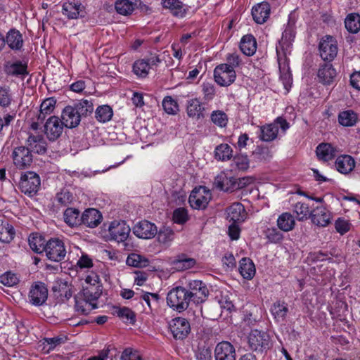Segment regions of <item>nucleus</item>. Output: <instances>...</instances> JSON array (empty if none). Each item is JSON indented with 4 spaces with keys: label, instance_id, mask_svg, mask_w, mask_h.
<instances>
[{
    "label": "nucleus",
    "instance_id": "nucleus-1",
    "mask_svg": "<svg viewBox=\"0 0 360 360\" xmlns=\"http://www.w3.org/2000/svg\"><path fill=\"white\" fill-rule=\"evenodd\" d=\"M191 300L187 288L178 286L172 288L167 295V303L174 310L181 312L186 310Z\"/></svg>",
    "mask_w": 360,
    "mask_h": 360
},
{
    "label": "nucleus",
    "instance_id": "nucleus-2",
    "mask_svg": "<svg viewBox=\"0 0 360 360\" xmlns=\"http://www.w3.org/2000/svg\"><path fill=\"white\" fill-rule=\"evenodd\" d=\"M250 348L258 353L266 352L271 347L269 335L264 331L252 330L248 335Z\"/></svg>",
    "mask_w": 360,
    "mask_h": 360
},
{
    "label": "nucleus",
    "instance_id": "nucleus-3",
    "mask_svg": "<svg viewBox=\"0 0 360 360\" xmlns=\"http://www.w3.org/2000/svg\"><path fill=\"white\" fill-rule=\"evenodd\" d=\"M44 252L49 259L56 262L63 260L67 253L64 242L58 238H51L46 241Z\"/></svg>",
    "mask_w": 360,
    "mask_h": 360
},
{
    "label": "nucleus",
    "instance_id": "nucleus-4",
    "mask_svg": "<svg viewBox=\"0 0 360 360\" xmlns=\"http://www.w3.org/2000/svg\"><path fill=\"white\" fill-rule=\"evenodd\" d=\"M185 288H187L191 302L195 304L205 302L209 295L207 285L200 280L189 281Z\"/></svg>",
    "mask_w": 360,
    "mask_h": 360
},
{
    "label": "nucleus",
    "instance_id": "nucleus-5",
    "mask_svg": "<svg viewBox=\"0 0 360 360\" xmlns=\"http://www.w3.org/2000/svg\"><path fill=\"white\" fill-rule=\"evenodd\" d=\"M40 184V178L37 174L27 172L21 176L19 186L22 193L32 195L37 193Z\"/></svg>",
    "mask_w": 360,
    "mask_h": 360
},
{
    "label": "nucleus",
    "instance_id": "nucleus-6",
    "mask_svg": "<svg viewBox=\"0 0 360 360\" xmlns=\"http://www.w3.org/2000/svg\"><path fill=\"white\" fill-rule=\"evenodd\" d=\"M211 198L212 194L210 190L204 186H200L191 192L188 202L194 209H205L210 201Z\"/></svg>",
    "mask_w": 360,
    "mask_h": 360
},
{
    "label": "nucleus",
    "instance_id": "nucleus-7",
    "mask_svg": "<svg viewBox=\"0 0 360 360\" xmlns=\"http://www.w3.org/2000/svg\"><path fill=\"white\" fill-rule=\"evenodd\" d=\"M319 53L323 60H333L338 53V44L336 39L330 35L323 37L319 45Z\"/></svg>",
    "mask_w": 360,
    "mask_h": 360
},
{
    "label": "nucleus",
    "instance_id": "nucleus-8",
    "mask_svg": "<svg viewBox=\"0 0 360 360\" xmlns=\"http://www.w3.org/2000/svg\"><path fill=\"white\" fill-rule=\"evenodd\" d=\"M295 37V31L293 25H288L283 32L281 39L276 46L277 56L283 54V56L285 57L290 54Z\"/></svg>",
    "mask_w": 360,
    "mask_h": 360
},
{
    "label": "nucleus",
    "instance_id": "nucleus-9",
    "mask_svg": "<svg viewBox=\"0 0 360 360\" xmlns=\"http://www.w3.org/2000/svg\"><path fill=\"white\" fill-rule=\"evenodd\" d=\"M214 78L221 86H228L236 80V73L235 70L230 69L226 65L220 64L214 70Z\"/></svg>",
    "mask_w": 360,
    "mask_h": 360
},
{
    "label": "nucleus",
    "instance_id": "nucleus-10",
    "mask_svg": "<svg viewBox=\"0 0 360 360\" xmlns=\"http://www.w3.org/2000/svg\"><path fill=\"white\" fill-rule=\"evenodd\" d=\"M110 239L117 243H124L128 238L131 229L124 221H113L108 228Z\"/></svg>",
    "mask_w": 360,
    "mask_h": 360
},
{
    "label": "nucleus",
    "instance_id": "nucleus-11",
    "mask_svg": "<svg viewBox=\"0 0 360 360\" xmlns=\"http://www.w3.org/2000/svg\"><path fill=\"white\" fill-rule=\"evenodd\" d=\"M12 158L14 165L20 169H24L30 166L33 157L30 149L25 146L14 148Z\"/></svg>",
    "mask_w": 360,
    "mask_h": 360
},
{
    "label": "nucleus",
    "instance_id": "nucleus-12",
    "mask_svg": "<svg viewBox=\"0 0 360 360\" xmlns=\"http://www.w3.org/2000/svg\"><path fill=\"white\" fill-rule=\"evenodd\" d=\"M169 329L176 340H183L191 332V325L186 319L176 317L170 321Z\"/></svg>",
    "mask_w": 360,
    "mask_h": 360
},
{
    "label": "nucleus",
    "instance_id": "nucleus-13",
    "mask_svg": "<svg viewBox=\"0 0 360 360\" xmlns=\"http://www.w3.org/2000/svg\"><path fill=\"white\" fill-rule=\"evenodd\" d=\"M28 298L34 306H41L48 298V289L42 282L34 283L30 288Z\"/></svg>",
    "mask_w": 360,
    "mask_h": 360
},
{
    "label": "nucleus",
    "instance_id": "nucleus-14",
    "mask_svg": "<svg viewBox=\"0 0 360 360\" xmlns=\"http://www.w3.org/2000/svg\"><path fill=\"white\" fill-rule=\"evenodd\" d=\"M64 125L57 116H51L44 125V132L50 141H55L63 133Z\"/></svg>",
    "mask_w": 360,
    "mask_h": 360
},
{
    "label": "nucleus",
    "instance_id": "nucleus-15",
    "mask_svg": "<svg viewBox=\"0 0 360 360\" xmlns=\"http://www.w3.org/2000/svg\"><path fill=\"white\" fill-rule=\"evenodd\" d=\"M311 222L319 227L327 226L331 221V213L325 207L321 205L314 207L310 213Z\"/></svg>",
    "mask_w": 360,
    "mask_h": 360
},
{
    "label": "nucleus",
    "instance_id": "nucleus-16",
    "mask_svg": "<svg viewBox=\"0 0 360 360\" xmlns=\"http://www.w3.org/2000/svg\"><path fill=\"white\" fill-rule=\"evenodd\" d=\"M236 178L229 176L225 172H220L214 180V186L217 189L224 192H233L238 190V185L236 184Z\"/></svg>",
    "mask_w": 360,
    "mask_h": 360
},
{
    "label": "nucleus",
    "instance_id": "nucleus-17",
    "mask_svg": "<svg viewBox=\"0 0 360 360\" xmlns=\"http://www.w3.org/2000/svg\"><path fill=\"white\" fill-rule=\"evenodd\" d=\"M133 233L140 238L150 239L157 235L158 229L155 224L143 220L134 226Z\"/></svg>",
    "mask_w": 360,
    "mask_h": 360
},
{
    "label": "nucleus",
    "instance_id": "nucleus-18",
    "mask_svg": "<svg viewBox=\"0 0 360 360\" xmlns=\"http://www.w3.org/2000/svg\"><path fill=\"white\" fill-rule=\"evenodd\" d=\"M62 122L64 127L72 129L77 127L81 122V115L74 106H66L61 114Z\"/></svg>",
    "mask_w": 360,
    "mask_h": 360
},
{
    "label": "nucleus",
    "instance_id": "nucleus-19",
    "mask_svg": "<svg viewBox=\"0 0 360 360\" xmlns=\"http://www.w3.org/2000/svg\"><path fill=\"white\" fill-rule=\"evenodd\" d=\"M215 360H236V350L229 342L218 343L214 350Z\"/></svg>",
    "mask_w": 360,
    "mask_h": 360
},
{
    "label": "nucleus",
    "instance_id": "nucleus-20",
    "mask_svg": "<svg viewBox=\"0 0 360 360\" xmlns=\"http://www.w3.org/2000/svg\"><path fill=\"white\" fill-rule=\"evenodd\" d=\"M278 62L280 70V79L282 81L284 88L288 91L290 88L292 78L290 71L289 64L287 61V56H283V54L278 56Z\"/></svg>",
    "mask_w": 360,
    "mask_h": 360
},
{
    "label": "nucleus",
    "instance_id": "nucleus-21",
    "mask_svg": "<svg viewBox=\"0 0 360 360\" xmlns=\"http://www.w3.org/2000/svg\"><path fill=\"white\" fill-rule=\"evenodd\" d=\"M102 219V214L98 210L89 208L81 215V224L90 228H95L101 222Z\"/></svg>",
    "mask_w": 360,
    "mask_h": 360
},
{
    "label": "nucleus",
    "instance_id": "nucleus-22",
    "mask_svg": "<svg viewBox=\"0 0 360 360\" xmlns=\"http://www.w3.org/2000/svg\"><path fill=\"white\" fill-rule=\"evenodd\" d=\"M227 219L233 223H241L245 221L247 212L240 202H235L226 209Z\"/></svg>",
    "mask_w": 360,
    "mask_h": 360
},
{
    "label": "nucleus",
    "instance_id": "nucleus-23",
    "mask_svg": "<svg viewBox=\"0 0 360 360\" xmlns=\"http://www.w3.org/2000/svg\"><path fill=\"white\" fill-rule=\"evenodd\" d=\"M270 11L269 4L266 1H262L253 6L252 15L257 23L263 24L269 18Z\"/></svg>",
    "mask_w": 360,
    "mask_h": 360
},
{
    "label": "nucleus",
    "instance_id": "nucleus-24",
    "mask_svg": "<svg viewBox=\"0 0 360 360\" xmlns=\"http://www.w3.org/2000/svg\"><path fill=\"white\" fill-rule=\"evenodd\" d=\"M26 143L31 153L43 154L46 151V141L42 135L30 134Z\"/></svg>",
    "mask_w": 360,
    "mask_h": 360
},
{
    "label": "nucleus",
    "instance_id": "nucleus-25",
    "mask_svg": "<svg viewBox=\"0 0 360 360\" xmlns=\"http://www.w3.org/2000/svg\"><path fill=\"white\" fill-rule=\"evenodd\" d=\"M162 6L169 9L174 16L178 18H184L188 8L180 0H162Z\"/></svg>",
    "mask_w": 360,
    "mask_h": 360
},
{
    "label": "nucleus",
    "instance_id": "nucleus-26",
    "mask_svg": "<svg viewBox=\"0 0 360 360\" xmlns=\"http://www.w3.org/2000/svg\"><path fill=\"white\" fill-rule=\"evenodd\" d=\"M317 76L320 82L323 84H330L336 77V71L331 64L324 63L320 65Z\"/></svg>",
    "mask_w": 360,
    "mask_h": 360
},
{
    "label": "nucleus",
    "instance_id": "nucleus-27",
    "mask_svg": "<svg viewBox=\"0 0 360 360\" xmlns=\"http://www.w3.org/2000/svg\"><path fill=\"white\" fill-rule=\"evenodd\" d=\"M337 170L341 174H347L351 172L355 167V161L348 155L339 156L335 162Z\"/></svg>",
    "mask_w": 360,
    "mask_h": 360
},
{
    "label": "nucleus",
    "instance_id": "nucleus-28",
    "mask_svg": "<svg viewBox=\"0 0 360 360\" xmlns=\"http://www.w3.org/2000/svg\"><path fill=\"white\" fill-rule=\"evenodd\" d=\"M336 149L330 143H320L316 149L318 158L323 161H329L333 159L336 155Z\"/></svg>",
    "mask_w": 360,
    "mask_h": 360
},
{
    "label": "nucleus",
    "instance_id": "nucleus-29",
    "mask_svg": "<svg viewBox=\"0 0 360 360\" xmlns=\"http://www.w3.org/2000/svg\"><path fill=\"white\" fill-rule=\"evenodd\" d=\"M205 108L198 98H191L187 101L186 112L189 117L199 120L203 117Z\"/></svg>",
    "mask_w": 360,
    "mask_h": 360
},
{
    "label": "nucleus",
    "instance_id": "nucleus-30",
    "mask_svg": "<svg viewBox=\"0 0 360 360\" xmlns=\"http://www.w3.org/2000/svg\"><path fill=\"white\" fill-rule=\"evenodd\" d=\"M63 13L69 19H77L84 15L83 6L81 4L66 2L63 5Z\"/></svg>",
    "mask_w": 360,
    "mask_h": 360
},
{
    "label": "nucleus",
    "instance_id": "nucleus-31",
    "mask_svg": "<svg viewBox=\"0 0 360 360\" xmlns=\"http://www.w3.org/2000/svg\"><path fill=\"white\" fill-rule=\"evenodd\" d=\"M15 235V229L7 220L0 219V241L4 243H11Z\"/></svg>",
    "mask_w": 360,
    "mask_h": 360
},
{
    "label": "nucleus",
    "instance_id": "nucleus-32",
    "mask_svg": "<svg viewBox=\"0 0 360 360\" xmlns=\"http://www.w3.org/2000/svg\"><path fill=\"white\" fill-rule=\"evenodd\" d=\"M240 51L246 56H251L257 50V41L251 34H247L242 37L240 43Z\"/></svg>",
    "mask_w": 360,
    "mask_h": 360
},
{
    "label": "nucleus",
    "instance_id": "nucleus-33",
    "mask_svg": "<svg viewBox=\"0 0 360 360\" xmlns=\"http://www.w3.org/2000/svg\"><path fill=\"white\" fill-rule=\"evenodd\" d=\"M259 130V139L262 141L270 142L276 139L278 127L276 124H269L260 127Z\"/></svg>",
    "mask_w": 360,
    "mask_h": 360
},
{
    "label": "nucleus",
    "instance_id": "nucleus-34",
    "mask_svg": "<svg viewBox=\"0 0 360 360\" xmlns=\"http://www.w3.org/2000/svg\"><path fill=\"white\" fill-rule=\"evenodd\" d=\"M5 72L11 76H25L28 75L27 65L21 61H17L13 63H7L5 65Z\"/></svg>",
    "mask_w": 360,
    "mask_h": 360
},
{
    "label": "nucleus",
    "instance_id": "nucleus-35",
    "mask_svg": "<svg viewBox=\"0 0 360 360\" xmlns=\"http://www.w3.org/2000/svg\"><path fill=\"white\" fill-rule=\"evenodd\" d=\"M238 270L240 275L247 280H251L256 272L253 262L247 257L240 259Z\"/></svg>",
    "mask_w": 360,
    "mask_h": 360
},
{
    "label": "nucleus",
    "instance_id": "nucleus-36",
    "mask_svg": "<svg viewBox=\"0 0 360 360\" xmlns=\"http://www.w3.org/2000/svg\"><path fill=\"white\" fill-rule=\"evenodd\" d=\"M271 312L276 322H283L288 313V304L285 302L277 301L272 304Z\"/></svg>",
    "mask_w": 360,
    "mask_h": 360
},
{
    "label": "nucleus",
    "instance_id": "nucleus-37",
    "mask_svg": "<svg viewBox=\"0 0 360 360\" xmlns=\"http://www.w3.org/2000/svg\"><path fill=\"white\" fill-rule=\"evenodd\" d=\"M6 42L10 49L20 50L23 46L22 36L19 31L11 30L6 34Z\"/></svg>",
    "mask_w": 360,
    "mask_h": 360
},
{
    "label": "nucleus",
    "instance_id": "nucleus-38",
    "mask_svg": "<svg viewBox=\"0 0 360 360\" xmlns=\"http://www.w3.org/2000/svg\"><path fill=\"white\" fill-rule=\"evenodd\" d=\"M56 101L53 97L45 99L40 105V110L37 115V120L44 121L54 110Z\"/></svg>",
    "mask_w": 360,
    "mask_h": 360
},
{
    "label": "nucleus",
    "instance_id": "nucleus-39",
    "mask_svg": "<svg viewBox=\"0 0 360 360\" xmlns=\"http://www.w3.org/2000/svg\"><path fill=\"white\" fill-rule=\"evenodd\" d=\"M295 225L294 217L289 212L281 214L277 219L278 227L285 232L292 230Z\"/></svg>",
    "mask_w": 360,
    "mask_h": 360
},
{
    "label": "nucleus",
    "instance_id": "nucleus-40",
    "mask_svg": "<svg viewBox=\"0 0 360 360\" xmlns=\"http://www.w3.org/2000/svg\"><path fill=\"white\" fill-rule=\"evenodd\" d=\"M64 221L70 227L81 225V216L79 210L76 208H67L64 212Z\"/></svg>",
    "mask_w": 360,
    "mask_h": 360
},
{
    "label": "nucleus",
    "instance_id": "nucleus-41",
    "mask_svg": "<svg viewBox=\"0 0 360 360\" xmlns=\"http://www.w3.org/2000/svg\"><path fill=\"white\" fill-rule=\"evenodd\" d=\"M347 30L352 34H356L360 30V15L356 13H349L345 20Z\"/></svg>",
    "mask_w": 360,
    "mask_h": 360
},
{
    "label": "nucleus",
    "instance_id": "nucleus-42",
    "mask_svg": "<svg viewBox=\"0 0 360 360\" xmlns=\"http://www.w3.org/2000/svg\"><path fill=\"white\" fill-rule=\"evenodd\" d=\"M28 243L30 248L34 252L41 253L44 251L46 242L42 236L38 233H32L28 238Z\"/></svg>",
    "mask_w": 360,
    "mask_h": 360
},
{
    "label": "nucleus",
    "instance_id": "nucleus-43",
    "mask_svg": "<svg viewBox=\"0 0 360 360\" xmlns=\"http://www.w3.org/2000/svg\"><path fill=\"white\" fill-rule=\"evenodd\" d=\"M233 156V150L227 143H221L217 146L214 150V157L221 161L229 160Z\"/></svg>",
    "mask_w": 360,
    "mask_h": 360
},
{
    "label": "nucleus",
    "instance_id": "nucleus-44",
    "mask_svg": "<svg viewBox=\"0 0 360 360\" xmlns=\"http://www.w3.org/2000/svg\"><path fill=\"white\" fill-rule=\"evenodd\" d=\"M114 314L117 315L124 323L134 324L136 321L135 313L128 307H117L115 309Z\"/></svg>",
    "mask_w": 360,
    "mask_h": 360
},
{
    "label": "nucleus",
    "instance_id": "nucleus-45",
    "mask_svg": "<svg viewBox=\"0 0 360 360\" xmlns=\"http://www.w3.org/2000/svg\"><path fill=\"white\" fill-rule=\"evenodd\" d=\"M102 293L101 285L96 286H89L84 289V300L88 303H93L96 301Z\"/></svg>",
    "mask_w": 360,
    "mask_h": 360
},
{
    "label": "nucleus",
    "instance_id": "nucleus-46",
    "mask_svg": "<svg viewBox=\"0 0 360 360\" xmlns=\"http://www.w3.org/2000/svg\"><path fill=\"white\" fill-rule=\"evenodd\" d=\"M135 7L136 4L129 0H117L115 4L116 11L123 15L131 14Z\"/></svg>",
    "mask_w": 360,
    "mask_h": 360
},
{
    "label": "nucleus",
    "instance_id": "nucleus-47",
    "mask_svg": "<svg viewBox=\"0 0 360 360\" xmlns=\"http://www.w3.org/2000/svg\"><path fill=\"white\" fill-rule=\"evenodd\" d=\"M339 123L345 127L354 126L357 121V115L352 110L340 112L338 115Z\"/></svg>",
    "mask_w": 360,
    "mask_h": 360
},
{
    "label": "nucleus",
    "instance_id": "nucleus-48",
    "mask_svg": "<svg viewBox=\"0 0 360 360\" xmlns=\"http://www.w3.org/2000/svg\"><path fill=\"white\" fill-rule=\"evenodd\" d=\"M112 115V109L108 105L98 106L95 112V117L100 122L104 123L110 121Z\"/></svg>",
    "mask_w": 360,
    "mask_h": 360
},
{
    "label": "nucleus",
    "instance_id": "nucleus-49",
    "mask_svg": "<svg viewBox=\"0 0 360 360\" xmlns=\"http://www.w3.org/2000/svg\"><path fill=\"white\" fill-rule=\"evenodd\" d=\"M132 70L138 77L144 78L148 75L149 63H147L146 59L137 60L134 63Z\"/></svg>",
    "mask_w": 360,
    "mask_h": 360
},
{
    "label": "nucleus",
    "instance_id": "nucleus-50",
    "mask_svg": "<svg viewBox=\"0 0 360 360\" xmlns=\"http://www.w3.org/2000/svg\"><path fill=\"white\" fill-rule=\"evenodd\" d=\"M126 263L127 265L131 266L143 268L149 264V261L143 256L136 253H131L127 257Z\"/></svg>",
    "mask_w": 360,
    "mask_h": 360
},
{
    "label": "nucleus",
    "instance_id": "nucleus-51",
    "mask_svg": "<svg viewBox=\"0 0 360 360\" xmlns=\"http://www.w3.org/2000/svg\"><path fill=\"white\" fill-rule=\"evenodd\" d=\"M293 212L296 214L297 219L299 221L307 220L309 217L310 218L311 211L308 204L298 202L293 207Z\"/></svg>",
    "mask_w": 360,
    "mask_h": 360
},
{
    "label": "nucleus",
    "instance_id": "nucleus-52",
    "mask_svg": "<svg viewBox=\"0 0 360 360\" xmlns=\"http://www.w3.org/2000/svg\"><path fill=\"white\" fill-rule=\"evenodd\" d=\"M82 116H87L94 111V104L91 101L82 99L73 105Z\"/></svg>",
    "mask_w": 360,
    "mask_h": 360
},
{
    "label": "nucleus",
    "instance_id": "nucleus-53",
    "mask_svg": "<svg viewBox=\"0 0 360 360\" xmlns=\"http://www.w3.org/2000/svg\"><path fill=\"white\" fill-rule=\"evenodd\" d=\"M232 166L240 171H246L250 167V160L246 154L236 155L232 160Z\"/></svg>",
    "mask_w": 360,
    "mask_h": 360
},
{
    "label": "nucleus",
    "instance_id": "nucleus-54",
    "mask_svg": "<svg viewBox=\"0 0 360 360\" xmlns=\"http://www.w3.org/2000/svg\"><path fill=\"white\" fill-rule=\"evenodd\" d=\"M212 122L219 127H225L228 123V116L222 110H214L211 113Z\"/></svg>",
    "mask_w": 360,
    "mask_h": 360
},
{
    "label": "nucleus",
    "instance_id": "nucleus-55",
    "mask_svg": "<svg viewBox=\"0 0 360 360\" xmlns=\"http://www.w3.org/2000/svg\"><path fill=\"white\" fill-rule=\"evenodd\" d=\"M13 101V96L9 86L0 87V106L8 108Z\"/></svg>",
    "mask_w": 360,
    "mask_h": 360
},
{
    "label": "nucleus",
    "instance_id": "nucleus-56",
    "mask_svg": "<svg viewBox=\"0 0 360 360\" xmlns=\"http://www.w3.org/2000/svg\"><path fill=\"white\" fill-rule=\"evenodd\" d=\"M252 154L257 160L264 162L269 161L273 157L270 148L264 146H257Z\"/></svg>",
    "mask_w": 360,
    "mask_h": 360
},
{
    "label": "nucleus",
    "instance_id": "nucleus-57",
    "mask_svg": "<svg viewBox=\"0 0 360 360\" xmlns=\"http://www.w3.org/2000/svg\"><path fill=\"white\" fill-rule=\"evenodd\" d=\"M164 110L169 115H174L179 110L176 101L171 96H165L162 103Z\"/></svg>",
    "mask_w": 360,
    "mask_h": 360
},
{
    "label": "nucleus",
    "instance_id": "nucleus-58",
    "mask_svg": "<svg viewBox=\"0 0 360 360\" xmlns=\"http://www.w3.org/2000/svg\"><path fill=\"white\" fill-rule=\"evenodd\" d=\"M174 263L178 269L185 270L194 266L195 260L193 258L186 257L184 255H180L175 259Z\"/></svg>",
    "mask_w": 360,
    "mask_h": 360
},
{
    "label": "nucleus",
    "instance_id": "nucleus-59",
    "mask_svg": "<svg viewBox=\"0 0 360 360\" xmlns=\"http://www.w3.org/2000/svg\"><path fill=\"white\" fill-rule=\"evenodd\" d=\"M56 202L60 206H68L73 200V196L67 189H63L56 194Z\"/></svg>",
    "mask_w": 360,
    "mask_h": 360
},
{
    "label": "nucleus",
    "instance_id": "nucleus-60",
    "mask_svg": "<svg viewBox=\"0 0 360 360\" xmlns=\"http://www.w3.org/2000/svg\"><path fill=\"white\" fill-rule=\"evenodd\" d=\"M188 210L184 207H179L174 210L172 219L174 223L184 224L188 220Z\"/></svg>",
    "mask_w": 360,
    "mask_h": 360
},
{
    "label": "nucleus",
    "instance_id": "nucleus-61",
    "mask_svg": "<svg viewBox=\"0 0 360 360\" xmlns=\"http://www.w3.org/2000/svg\"><path fill=\"white\" fill-rule=\"evenodd\" d=\"M160 243L166 244L174 239V233L169 227H162L157 233Z\"/></svg>",
    "mask_w": 360,
    "mask_h": 360
},
{
    "label": "nucleus",
    "instance_id": "nucleus-62",
    "mask_svg": "<svg viewBox=\"0 0 360 360\" xmlns=\"http://www.w3.org/2000/svg\"><path fill=\"white\" fill-rule=\"evenodd\" d=\"M265 236L270 243H278L281 242L283 238V233L276 228H268L265 231Z\"/></svg>",
    "mask_w": 360,
    "mask_h": 360
},
{
    "label": "nucleus",
    "instance_id": "nucleus-63",
    "mask_svg": "<svg viewBox=\"0 0 360 360\" xmlns=\"http://www.w3.org/2000/svg\"><path fill=\"white\" fill-rule=\"evenodd\" d=\"M202 92L205 100L208 101H212L215 96V86L212 83L204 82L202 84Z\"/></svg>",
    "mask_w": 360,
    "mask_h": 360
},
{
    "label": "nucleus",
    "instance_id": "nucleus-64",
    "mask_svg": "<svg viewBox=\"0 0 360 360\" xmlns=\"http://www.w3.org/2000/svg\"><path fill=\"white\" fill-rule=\"evenodd\" d=\"M226 60V63L222 64L226 65L227 67L232 70H235V68L239 67L241 63V59L237 53H231L227 54Z\"/></svg>",
    "mask_w": 360,
    "mask_h": 360
}]
</instances>
